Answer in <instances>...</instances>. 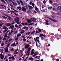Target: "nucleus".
<instances>
[{
	"label": "nucleus",
	"mask_w": 61,
	"mask_h": 61,
	"mask_svg": "<svg viewBox=\"0 0 61 61\" xmlns=\"http://www.w3.org/2000/svg\"><path fill=\"white\" fill-rule=\"evenodd\" d=\"M0 59H3V58L5 57V55L3 54V53H1L0 55Z\"/></svg>",
	"instance_id": "f257e3e1"
},
{
	"label": "nucleus",
	"mask_w": 61,
	"mask_h": 61,
	"mask_svg": "<svg viewBox=\"0 0 61 61\" xmlns=\"http://www.w3.org/2000/svg\"><path fill=\"white\" fill-rule=\"evenodd\" d=\"M14 20L15 22V23H16L17 22H19V18L16 17V18H15L14 19Z\"/></svg>",
	"instance_id": "f03ea898"
},
{
	"label": "nucleus",
	"mask_w": 61,
	"mask_h": 61,
	"mask_svg": "<svg viewBox=\"0 0 61 61\" xmlns=\"http://www.w3.org/2000/svg\"><path fill=\"white\" fill-rule=\"evenodd\" d=\"M21 10L22 11H24V12H26V8L24 7H22L21 8Z\"/></svg>",
	"instance_id": "7ed1b4c3"
},
{
	"label": "nucleus",
	"mask_w": 61,
	"mask_h": 61,
	"mask_svg": "<svg viewBox=\"0 0 61 61\" xmlns=\"http://www.w3.org/2000/svg\"><path fill=\"white\" fill-rule=\"evenodd\" d=\"M32 20V18H31L30 20H27V21L28 23H31V20Z\"/></svg>",
	"instance_id": "20e7f679"
},
{
	"label": "nucleus",
	"mask_w": 61,
	"mask_h": 61,
	"mask_svg": "<svg viewBox=\"0 0 61 61\" xmlns=\"http://www.w3.org/2000/svg\"><path fill=\"white\" fill-rule=\"evenodd\" d=\"M30 46V45L29 44H27L26 45V46H25V49H27Z\"/></svg>",
	"instance_id": "39448f33"
},
{
	"label": "nucleus",
	"mask_w": 61,
	"mask_h": 61,
	"mask_svg": "<svg viewBox=\"0 0 61 61\" xmlns=\"http://www.w3.org/2000/svg\"><path fill=\"white\" fill-rule=\"evenodd\" d=\"M17 45H15V42H14L13 44H12L11 45V46H16Z\"/></svg>",
	"instance_id": "423d86ee"
},
{
	"label": "nucleus",
	"mask_w": 61,
	"mask_h": 61,
	"mask_svg": "<svg viewBox=\"0 0 61 61\" xmlns=\"http://www.w3.org/2000/svg\"><path fill=\"white\" fill-rule=\"evenodd\" d=\"M5 25L7 26H10V25H12V24L9 23H6Z\"/></svg>",
	"instance_id": "0eeeda50"
},
{
	"label": "nucleus",
	"mask_w": 61,
	"mask_h": 61,
	"mask_svg": "<svg viewBox=\"0 0 61 61\" xmlns=\"http://www.w3.org/2000/svg\"><path fill=\"white\" fill-rule=\"evenodd\" d=\"M57 9L58 10H60L61 9V6H58L57 7Z\"/></svg>",
	"instance_id": "6e6552de"
},
{
	"label": "nucleus",
	"mask_w": 61,
	"mask_h": 61,
	"mask_svg": "<svg viewBox=\"0 0 61 61\" xmlns=\"http://www.w3.org/2000/svg\"><path fill=\"white\" fill-rule=\"evenodd\" d=\"M12 4H13L14 5H17V4H16V3L15 2H14V1H12Z\"/></svg>",
	"instance_id": "1a4fd4ad"
},
{
	"label": "nucleus",
	"mask_w": 61,
	"mask_h": 61,
	"mask_svg": "<svg viewBox=\"0 0 61 61\" xmlns=\"http://www.w3.org/2000/svg\"><path fill=\"white\" fill-rule=\"evenodd\" d=\"M7 36V32L4 35V37H6Z\"/></svg>",
	"instance_id": "9d476101"
},
{
	"label": "nucleus",
	"mask_w": 61,
	"mask_h": 61,
	"mask_svg": "<svg viewBox=\"0 0 61 61\" xmlns=\"http://www.w3.org/2000/svg\"><path fill=\"white\" fill-rule=\"evenodd\" d=\"M40 37H41V36H44V37H46V36L45 35H44L43 34H40Z\"/></svg>",
	"instance_id": "9b49d317"
},
{
	"label": "nucleus",
	"mask_w": 61,
	"mask_h": 61,
	"mask_svg": "<svg viewBox=\"0 0 61 61\" xmlns=\"http://www.w3.org/2000/svg\"><path fill=\"white\" fill-rule=\"evenodd\" d=\"M38 30L39 31L40 33H42V32L41 31L43 30V29L41 30L40 29H38Z\"/></svg>",
	"instance_id": "f8f14e48"
},
{
	"label": "nucleus",
	"mask_w": 61,
	"mask_h": 61,
	"mask_svg": "<svg viewBox=\"0 0 61 61\" xmlns=\"http://www.w3.org/2000/svg\"><path fill=\"white\" fill-rule=\"evenodd\" d=\"M15 38V41H17L18 40V37H14Z\"/></svg>",
	"instance_id": "ddd939ff"
},
{
	"label": "nucleus",
	"mask_w": 61,
	"mask_h": 61,
	"mask_svg": "<svg viewBox=\"0 0 61 61\" xmlns=\"http://www.w3.org/2000/svg\"><path fill=\"white\" fill-rule=\"evenodd\" d=\"M25 32V30H23L20 32V34H23V33H24Z\"/></svg>",
	"instance_id": "4468645a"
},
{
	"label": "nucleus",
	"mask_w": 61,
	"mask_h": 61,
	"mask_svg": "<svg viewBox=\"0 0 61 61\" xmlns=\"http://www.w3.org/2000/svg\"><path fill=\"white\" fill-rule=\"evenodd\" d=\"M28 7L30 9H33V7L31 6H29Z\"/></svg>",
	"instance_id": "2eb2a0df"
},
{
	"label": "nucleus",
	"mask_w": 61,
	"mask_h": 61,
	"mask_svg": "<svg viewBox=\"0 0 61 61\" xmlns=\"http://www.w3.org/2000/svg\"><path fill=\"white\" fill-rule=\"evenodd\" d=\"M32 21L33 22H35V21H36V19L35 18H32Z\"/></svg>",
	"instance_id": "dca6fc26"
},
{
	"label": "nucleus",
	"mask_w": 61,
	"mask_h": 61,
	"mask_svg": "<svg viewBox=\"0 0 61 61\" xmlns=\"http://www.w3.org/2000/svg\"><path fill=\"white\" fill-rule=\"evenodd\" d=\"M20 3L21 4V5H24V3H23V2L21 0H20Z\"/></svg>",
	"instance_id": "f3484780"
},
{
	"label": "nucleus",
	"mask_w": 61,
	"mask_h": 61,
	"mask_svg": "<svg viewBox=\"0 0 61 61\" xmlns=\"http://www.w3.org/2000/svg\"><path fill=\"white\" fill-rule=\"evenodd\" d=\"M35 9L36 11H38V9L37 7H36V6H35Z\"/></svg>",
	"instance_id": "a211bd4d"
},
{
	"label": "nucleus",
	"mask_w": 61,
	"mask_h": 61,
	"mask_svg": "<svg viewBox=\"0 0 61 61\" xmlns=\"http://www.w3.org/2000/svg\"><path fill=\"white\" fill-rule=\"evenodd\" d=\"M33 59H34V58H33V57H31L29 59V60H33Z\"/></svg>",
	"instance_id": "6ab92c4d"
},
{
	"label": "nucleus",
	"mask_w": 61,
	"mask_h": 61,
	"mask_svg": "<svg viewBox=\"0 0 61 61\" xmlns=\"http://www.w3.org/2000/svg\"><path fill=\"white\" fill-rule=\"evenodd\" d=\"M6 49L5 50V52H8V48H7V47H6Z\"/></svg>",
	"instance_id": "aec40b11"
},
{
	"label": "nucleus",
	"mask_w": 61,
	"mask_h": 61,
	"mask_svg": "<svg viewBox=\"0 0 61 61\" xmlns=\"http://www.w3.org/2000/svg\"><path fill=\"white\" fill-rule=\"evenodd\" d=\"M17 8L19 10H21V8L20 7H17Z\"/></svg>",
	"instance_id": "412c9836"
},
{
	"label": "nucleus",
	"mask_w": 61,
	"mask_h": 61,
	"mask_svg": "<svg viewBox=\"0 0 61 61\" xmlns=\"http://www.w3.org/2000/svg\"><path fill=\"white\" fill-rule=\"evenodd\" d=\"M4 45H5V44H4V43H1V46H4Z\"/></svg>",
	"instance_id": "4be33fe9"
},
{
	"label": "nucleus",
	"mask_w": 61,
	"mask_h": 61,
	"mask_svg": "<svg viewBox=\"0 0 61 61\" xmlns=\"http://www.w3.org/2000/svg\"><path fill=\"white\" fill-rule=\"evenodd\" d=\"M11 45V44L10 43H9L8 44L7 46V48H8L9 46H10V45Z\"/></svg>",
	"instance_id": "5701e85b"
},
{
	"label": "nucleus",
	"mask_w": 61,
	"mask_h": 61,
	"mask_svg": "<svg viewBox=\"0 0 61 61\" xmlns=\"http://www.w3.org/2000/svg\"><path fill=\"white\" fill-rule=\"evenodd\" d=\"M29 53V52H27L26 53V54L27 55H28V56H29V55H30V54Z\"/></svg>",
	"instance_id": "b1692460"
},
{
	"label": "nucleus",
	"mask_w": 61,
	"mask_h": 61,
	"mask_svg": "<svg viewBox=\"0 0 61 61\" xmlns=\"http://www.w3.org/2000/svg\"><path fill=\"white\" fill-rule=\"evenodd\" d=\"M52 7H50L49 8H48V9L49 10H51V9H52Z\"/></svg>",
	"instance_id": "393cba45"
},
{
	"label": "nucleus",
	"mask_w": 61,
	"mask_h": 61,
	"mask_svg": "<svg viewBox=\"0 0 61 61\" xmlns=\"http://www.w3.org/2000/svg\"><path fill=\"white\" fill-rule=\"evenodd\" d=\"M37 39H39V37H36V40H35V41H36L37 40H38Z\"/></svg>",
	"instance_id": "a878e982"
},
{
	"label": "nucleus",
	"mask_w": 61,
	"mask_h": 61,
	"mask_svg": "<svg viewBox=\"0 0 61 61\" xmlns=\"http://www.w3.org/2000/svg\"><path fill=\"white\" fill-rule=\"evenodd\" d=\"M21 36V34H18L17 36V37H19V36Z\"/></svg>",
	"instance_id": "bb28decb"
},
{
	"label": "nucleus",
	"mask_w": 61,
	"mask_h": 61,
	"mask_svg": "<svg viewBox=\"0 0 61 61\" xmlns=\"http://www.w3.org/2000/svg\"><path fill=\"white\" fill-rule=\"evenodd\" d=\"M35 32V31H33L31 33V35H33L34 33Z\"/></svg>",
	"instance_id": "cd10ccee"
},
{
	"label": "nucleus",
	"mask_w": 61,
	"mask_h": 61,
	"mask_svg": "<svg viewBox=\"0 0 61 61\" xmlns=\"http://www.w3.org/2000/svg\"><path fill=\"white\" fill-rule=\"evenodd\" d=\"M19 26H19V28H21V27H22V25L21 24H20V25H18Z\"/></svg>",
	"instance_id": "c85d7f7f"
},
{
	"label": "nucleus",
	"mask_w": 61,
	"mask_h": 61,
	"mask_svg": "<svg viewBox=\"0 0 61 61\" xmlns=\"http://www.w3.org/2000/svg\"><path fill=\"white\" fill-rule=\"evenodd\" d=\"M2 17L3 18H5V19H6V18H7L5 16H3Z\"/></svg>",
	"instance_id": "c756f323"
},
{
	"label": "nucleus",
	"mask_w": 61,
	"mask_h": 61,
	"mask_svg": "<svg viewBox=\"0 0 61 61\" xmlns=\"http://www.w3.org/2000/svg\"><path fill=\"white\" fill-rule=\"evenodd\" d=\"M49 2H50V4H52V2H53V1H52V0H50Z\"/></svg>",
	"instance_id": "7c9ffc66"
},
{
	"label": "nucleus",
	"mask_w": 61,
	"mask_h": 61,
	"mask_svg": "<svg viewBox=\"0 0 61 61\" xmlns=\"http://www.w3.org/2000/svg\"><path fill=\"white\" fill-rule=\"evenodd\" d=\"M1 1V2H3V3H5V1L4 0H0Z\"/></svg>",
	"instance_id": "2f4dec72"
},
{
	"label": "nucleus",
	"mask_w": 61,
	"mask_h": 61,
	"mask_svg": "<svg viewBox=\"0 0 61 61\" xmlns=\"http://www.w3.org/2000/svg\"><path fill=\"white\" fill-rule=\"evenodd\" d=\"M14 26L13 25L11 26L10 27V28H14Z\"/></svg>",
	"instance_id": "473e14b6"
},
{
	"label": "nucleus",
	"mask_w": 61,
	"mask_h": 61,
	"mask_svg": "<svg viewBox=\"0 0 61 61\" xmlns=\"http://www.w3.org/2000/svg\"><path fill=\"white\" fill-rule=\"evenodd\" d=\"M31 55H34V54L35 53V52H31Z\"/></svg>",
	"instance_id": "72a5a7b5"
},
{
	"label": "nucleus",
	"mask_w": 61,
	"mask_h": 61,
	"mask_svg": "<svg viewBox=\"0 0 61 61\" xmlns=\"http://www.w3.org/2000/svg\"><path fill=\"white\" fill-rule=\"evenodd\" d=\"M17 2L18 3V4H19L20 5V2H19V1L18 0H17Z\"/></svg>",
	"instance_id": "f704fd0d"
},
{
	"label": "nucleus",
	"mask_w": 61,
	"mask_h": 61,
	"mask_svg": "<svg viewBox=\"0 0 61 61\" xmlns=\"http://www.w3.org/2000/svg\"><path fill=\"white\" fill-rule=\"evenodd\" d=\"M37 41V42L38 43H40V41H39V39H38V40H36Z\"/></svg>",
	"instance_id": "c9c22d12"
},
{
	"label": "nucleus",
	"mask_w": 61,
	"mask_h": 61,
	"mask_svg": "<svg viewBox=\"0 0 61 61\" xmlns=\"http://www.w3.org/2000/svg\"><path fill=\"white\" fill-rule=\"evenodd\" d=\"M32 6H33V7H35V4L32 3Z\"/></svg>",
	"instance_id": "e433bc0d"
},
{
	"label": "nucleus",
	"mask_w": 61,
	"mask_h": 61,
	"mask_svg": "<svg viewBox=\"0 0 61 61\" xmlns=\"http://www.w3.org/2000/svg\"><path fill=\"white\" fill-rule=\"evenodd\" d=\"M25 36V35H22L21 36V37H22V38H23Z\"/></svg>",
	"instance_id": "4c0bfd02"
},
{
	"label": "nucleus",
	"mask_w": 61,
	"mask_h": 61,
	"mask_svg": "<svg viewBox=\"0 0 61 61\" xmlns=\"http://www.w3.org/2000/svg\"><path fill=\"white\" fill-rule=\"evenodd\" d=\"M31 48H29L28 49V51H30V50H31Z\"/></svg>",
	"instance_id": "58836bf2"
},
{
	"label": "nucleus",
	"mask_w": 61,
	"mask_h": 61,
	"mask_svg": "<svg viewBox=\"0 0 61 61\" xmlns=\"http://www.w3.org/2000/svg\"><path fill=\"white\" fill-rule=\"evenodd\" d=\"M11 32H10L9 33V35L10 36L11 35Z\"/></svg>",
	"instance_id": "ea45409f"
},
{
	"label": "nucleus",
	"mask_w": 61,
	"mask_h": 61,
	"mask_svg": "<svg viewBox=\"0 0 61 61\" xmlns=\"http://www.w3.org/2000/svg\"><path fill=\"white\" fill-rule=\"evenodd\" d=\"M46 3V1L44 0L43 1V3H44V4H45Z\"/></svg>",
	"instance_id": "a19ab883"
},
{
	"label": "nucleus",
	"mask_w": 61,
	"mask_h": 61,
	"mask_svg": "<svg viewBox=\"0 0 61 61\" xmlns=\"http://www.w3.org/2000/svg\"><path fill=\"white\" fill-rule=\"evenodd\" d=\"M8 41H9L8 40L6 41H5V42L6 43V44L8 43Z\"/></svg>",
	"instance_id": "79ce46f5"
},
{
	"label": "nucleus",
	"mask_w": 61,
	"mask_h": 61,
	"mask_svg": "<svg viewBox=\"0 0 61 61\" xmlns=\"http://www.w3.org/2000/svg\"><path fill=\"white\" fill-rule=\"evenodd\" d=\"M46 24L47 25H49V23L48 22H46Z\"/></svg>",
	"instance_id": "37998d69"
},
{
	"label": "nucleus",
	"mask_w": 61,
	"mask_h": 61,
	"mask_svg": "<svg viewBox=\"0 0 61 61\" xmlns=\"http://www.w3.org/2000/svg\"><path fill=\"white\" fill-rule=\"evenodd\" d=\"M21 24L22 25H25V23H21Z\"/></svg>",
	"instance_id": "c03bdc74"
},
{
	"label": "nucleus",
	"mask_w": 61,
	"mask_h": 61,
	"mask_svg": "<svg viewBox=\"0 0 61 61\" xmlns=\"http://www.w3.org/2000/svg\"><path fill=\"white\" fill-rule=\"evenodd\" d=\"M24 41H25L26 40V39L25 38H24L23 39Z\"/></svg>",
	"instance_id": "a18cd8bd"
},
{
	"label": "nucleus",
	"mask_w": 61,
	"mask_h": 61,
	"mask_svg": "<svg viewBox=\"0 0 61 61\" xmlns=\"http://www.w3.org/2000/svg\"><path fill=\"white\" fill-rule=\"evenodd\" d=\"M16 23H17V24H20V23H19V21H18L16 22Z\"/></svg>",
	"instance_id": "49530a36"
},
{
	"label": "nucleus",
	"mask_w": 61,
	"mask_h": 61,
	"mask_svg": "<svg viewBox=\"0 0 61 61\" xmlns=\"http://www.w3.org/2000/svg\"><path fill=\"white\" fill-rule=\"evenodd\" d=\"M14 14H15V15H16V16H18V14H16V13H14Z\"/></svg>",
	"instance_id": "de8ad7c7"
},
{
	"label": "nucleus",
	"mask_w": 61,
	"mask_h": 61,
	"mask_svg": "<svg viewBox=\"0 0 61 61\" xmlns=\"http://www.w3.org/2000/svg\"><path fill=\"white\" fill-rule=\"evenodd\" d=\"M18 53V52H15L14 53V54H15V55H16V54H17Z\"/></svg>",
	"instance_id": "09e8293b"
},
{
	"label": "nucleus",
	"mask_w": 61,
	"mask_h": 61,
	"mask_svg": "<svg viewBox=\"0 0 61 61\" xmlns=\"http://www.w3.org/2000/svg\"><path fill=\"white\" fill-rule=\"evenodd\" d=\"M11 54H9L8 55V56H11Z\"/></svg>",
	"instance_id": "8fccbe9b"
},
{
	"label": "nucleus",
	"mask_w": 61,
	"mask_h": 61,
	"mask_svg": "<svg viewBox=\"0 0 61 61\" xmlns=\"http://www.w3.org/2000/svg\"><path fill=\"white\" fill-rule=\"evenodd\" d=\"M34 23H31L30 24H29V25H33V24Z\"/></svg>",
	"instance_id": "3c124183"
},
{
	"label": "nucleus",
	"mask_w": 61,
	"mask_h": 61,
	"mask_svg": "<svg viewBox=\"0 0 61 61\" xmlns=\"http://www.w3.org/2000/svg\"><path fill=\"white\" fill-rule=\"evenodd\" d=\"M15 27H18V26H17V24H16L15 25Z\"/></svg>",
	"instance_id": "603ef678"
},
{
	"label": "nucleus",
	"mask_w": 61,
	"mask_h": 61,
	"mask_svg": "<svg viewBox=\"0 0 61 61\" xmlns=\"http://www.w3.org/2000/svg\"><path fill=\"white\" fill-rule=\"evenodd\" d=\"M17 32H18L17 31H15L14 32V34H16V33H17Z\"/></svg>",
	"instance_id": "864d4df0"
},
{
	"label": "nucleus",
	"mask_w": 61,
	"mask_h": 61,
	"mask_svg": "<svg viewBox=\"0 0 61 61\" xmlns=\"http://www.w3.org/2000/svg\"><path fill=\"white\" fill-rule=\"evenodd\" d=\"M32 2L30 1V5H31V4H32Z\"/></svg>",
	"instance_id": "5fc2aeb1"
},
{
	"label": "nucleus",
	"mask_w": 61,
	"mask_h": 61,
	"mask_svg": "<svg viewBox=\"0 0 61 61\" xmlns=\"http://www.w3.org/2000/svg\"><path fill=\"white\" fill-rule=\"evenodd\" d=\"M12 40L11 39H9V41H12Z\"/></svg>",
	"instance_id": "6e6d98bb"
},
{
	"label": "nucleus",
	"mask_w": 61,
	"mask_h": 61,
	"mask_svg": "<svg viewBox=\"0 0 61 61\" xmlns=\"http://www.w3.org/2000/svg\"><path fill=\"white\" fill-rule=\"evenodd\" d=\"M29 24L27 23H25V25H29Z\"/></svg>",
	"instance_id": "4d7b16f0"
},
{
	"label": "nucleus",
	"mask_w": 61,
	"mask_h": 61,
	"mask_svg": "<svg viewBox=\"0 0 61 61\" xmlns=\"http://www.w3.org/2000/svg\"><path fill=\"white\" fill-rule=\"evenodd\" d=\"M6 28H7V27H5L3 28V29H6Z\"/></svg>",
	"instance_id": "13d9d810"
},
{
	"label": "nucleus",
	"mask_w": 61,
	"mask_h": 61,
	"mask_svg": "<svg viewBox=\"0 0 61 61\" xmlns=\"http://www.w3.org/2000/svg\"><path fill=\"white\" fill-rule=\"evenodd\" d=\"M8 30V29H6V30H5V32H6V31H7V30Z\"/></svg>",
	"instance_id": "bf43d9fd"
},
{
	"label": "nucleus",
	"mask_w": 61,
	"mask_h": 61,
	"mask_svg": "<svg viewBox=\"0 0 61 61\" xmlns=\"http://www.w3.org/2000/svg\"><path fill=\"white\" fill-rule=\"evenodd\" d=\"M2 40H4L5 41L6 40V39L5 38H3V39Z\"/></svg>",
	"instance_id": "052dcab7"
},
{
	"label": "nucleus",
	"mask_w": 61,
	"mask_h": 61,
	"mask_svg": "<svg viewBox=\"0 0 61 61\" xmlns=\"http://www.w3.org/2000/svg\"><path fill=\"white\" fill-rule=\"evenodd\" d=\"M21 53H23V51H21V50H20L19 51Z\"/></svg>",
	"instance_id": "680f3d73"
},
{
	"label": "nucleus",
	"mask_w": 61,
	"mask_h": 61,
	"mask_svg": "<svg viewBox=\"0 0 61 61\" xmlns=\"http://www.w3.org/2000/svg\"><path fill=\"white\" fill-rule=\"evenodd\" d=\"M36 33H39V31H36Z\"/></svg>",
	"instance_id": "e2e57ef3"
},
{
	"label": "nucleus",
	"mask_w": 61,
	"mask_h": 61,
	"mask_svg": "<svg viewBox=\"0 0 61 61\" xmlns=\"http://www.w3.org/2000/svg\"><path fill=\"white\" fill-rule=\"evenodd\" d=\"M10 6H11V7H13V6L11 4H10Z\"/></svg>",
	"instance_id": "0e129e2a"
},
{
	"label": "nucleus",
	"mask_w": 61,
	"mask_h": 61,
	"mask_svg": "<svg viewBox=\"0 0 61 61\" xmlns=\"http://www.w3.org/2000/svg\"><path fill=\"white\" fill-rule=\"evenodd\" d=\"M8 16V18H9V19H10V18L11 17H10V16Z\"/></svg>",
	"instance_id": "69168bd1"
},
{
	"label": "nucleus",
	"mask_w": 61,
	"mask_h": 61,
	"mask_svg": "<svg viewBox=\"0 0 61 61\" xmlns=\"http://www.w3.org/2000/svg\"><path fill=\"white\" fill-rule=\"evenodd\" d=\"M12 58V57H10L9 58V59H11Z\"/></svg>",
	"instance_id": "338daca9"
},
{
	"label": "nucleus",
	"mask_w": 61,
	"mask_h": 61,
	"mask_svg": "<svg viewBox=\"0 0 61 61\" xmlns=\"http://www.w3.org/2000/svg\"><path fill=\"white\" fill-rule=\"evenodd\" d=\"M41 38L42 39V40H43L44 39V38H43V37H41Z\"/></svg>",
	"instance_id": "774afa93"
}]
</instances>
